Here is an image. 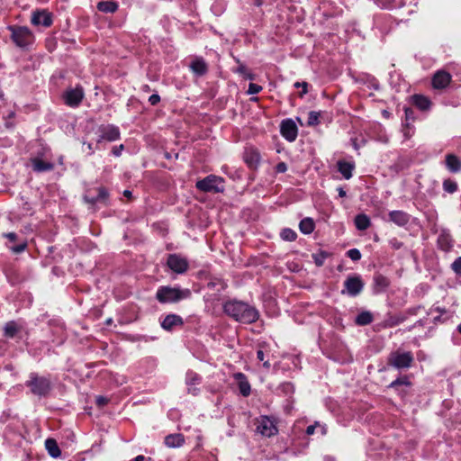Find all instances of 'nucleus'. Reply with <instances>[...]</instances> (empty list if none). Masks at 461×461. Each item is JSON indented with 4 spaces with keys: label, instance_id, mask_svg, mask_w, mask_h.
<instances>
[{
    "label": "nucleus",
    "instance_id": "nucleus-18",
    "mask_svg": "<svg viewBox=\"0 0 461 461\" xmlns=\"http://www.w3.org/2000/svg\"><path fill=\"white\" fill-rule=\"evenodd\" d=\"M390 221L398 226H404L409 221V216L402 211H392L389 213Z\"/></svg>",
    "mask_w": 461,
    "mask_h": 461
},
{
    "label": "nucleus",
    "instance_id": "nucleus-37",
    "mask_svg": "<svg viewBox=\"0 0 461 461\" xmlns=\"http://www.w3.org/2000/svg\"><path fill=\"white\" fill-rule=\"evenodd\" d=\"M452 269L454 270V272L460 276H461V257H459L458 258H456L453 263H452Z\"/></svg>",
    "mask_w": 461,
    "mask_h": 461
},
{
    "label": "nucleus",
    "instance_id": "nucleus-16",
    "mask_svg": "<svg viewBox=\"0 0 461 461\" xmlns=\"http://www.w3.org/2000/svg\"><path fill=\"white\" fill-rule=\"evenodd\" d=\"M234 378L238 383L240 393L243 396H248L250 393V384L246 376L242 373H237L234 375Z\"/></svg>",
    "mask_w": 461,
    "mask_h": 461
},
{
    "label": "nucleus",
    "instance_id": "nucleus-12",
    "mask_svg": "<svg viewBox=\"0 0 461 461\" xmlns=\"http://www.w3.org/2000/svg\"><path fill=\"white\" fill-rule=\"evenodd\" d=\"M412 361V356L408 353H395L391 357V363L397 368L409 367Z\"/></svg>",
    "mask_w": 461,
    "mask_h": 461
},
{
    "label": "nucleus",
    "instance_id": "nucleus-39",
    "mask_svg": "<svg viewBox=\"0 0 461 461\" xmlns=\"http://www.w3.org/2000/svg\"><path fill=\"white\" fill-rule=\"evenodd\" d=\"M294 87H296V88L303 87V92L300 94V95L303 96V95H305L307 93L308 84L306 82H296V83H294Z\"/></svg>",
    "mask_w": 461,
    "mask_h": 461
},
{
    "label": "nucleus",
    "instance_id": "nucleus-43",
    "mask_svg": "<svg viewBox=\"0 0 461 461\" xmlns=\"http://www.w3.org/2000/svg\"><path fill=\"white\" fill-rule=\"evenodd\" d=\"M287 170V166L285 163L281 162L276 165V171L278 173H285Z\"/></svg>",
    "mask_w": 461,
    "mask_h": 461
},
{
    "label": "nucleus",
    "instance_id": "nucleus-51",
    "mask_svg": "<svg viewBox=\"0 0 461 461\" xmlns=\"http://www.w3.org/2000/svg\"><path fill=\"white\" fill-rule=\"evenodd\" d=\"M321 434H325L326 429H325L324 426H321Z\"/></svg>",
    "mask_w": 461,
    "mask_h": 461
},
{
    "label": "nucleus",
    "instance_id": "nucleus-15",
    "mask_svg": "<svg viewBox=\"0 0 461 461\" xmlns=\"http://www.w3.org/2000/svg\"><path fill=\"white\" fill-rule=\"evenodd\" d=\"M183 320L176 314H169L161 321V327L166 330H172L174 328L181 326Z\"/></svg>",
    "mask_w": 461,
    "mask_h": 461
},
{
    "label": "nucleus",
    "instance_id": "nucleus-42",
    "mask_svg": "<svg viewBox=\"0 0 461 461\" xmlns=\"http://www.w3.org/2000/svg\"><path fill=\"white\" fill-rule=\"evenodd\" d=\"M108 402V399L104 396L96 397V403L98 406L103 407Z\"/></svg>",
    "mask_w": 461,
    "mask_h": 461
},
{
    "label": "nucleus",
    "instance_id": "nucleus-24",
    "mask_svg": "<svg viewBox=\"0 0 461 461\" xmlns=\"http://www.w3.org/2000/svg\"><path fill=\"white\" fill-rule=\"evenodd\" d=\"M339 171L346 179H349L352 176V171L354 169V164L347 161H339L338 163Z\"/></svg>",
    "mask_w": 461,
    "mask_h": 461
},
{
    "label": "nucleus",
    "instance_id": "nucleus-36",
    "mask_svg": "<svg viewBox=\"0 0 461 461\" xmlns=\"http://www.w3.org/2000/svg\"><path fill=\"white\" fill-rule=\"evenodd\" d=\"M348 256L354 261L359 260L361 258V253L357 249H352L348 251Z\"/></svg>",
    "mask_w": 461,
    "mask_h": 461
},
{
    "label": "nucleus",
    "instance_id": "nucleus-14",
    "mask_svg": "<svg viewBox=\"0 0 461 461\" xmlns=\"http://www.w3.org/2000/svg\"><path fill=\"white\" fill-rule=\"evenodd\" d=\"M451 80L449 73L438 71L432 78V86L436 89H442L448 86Z\"/></svg>",
    "mask_w": 461,
    "mask_h": 461
},
{
    "label": "nucleus",
    "instance_id": "nucleus-1",
    "mask_svg": "<svg viewBox=\"0 0 461 461\" xmlns=\"http://www.w3.org/2000/svg\"><path fill=\"white\" fill-rule=\"evenodd\" d=\"M223 309L226 314L242 323L255 322L259 317L254 307L239 301L227 302Z\"/></svg>",
    "mask_w": 461,
    "mask_h": 461
},
{
    "label": "nucleus",
    "instance_id": "nucleus-32",
    "mask_svg": "<svg viewBox=\"0 0 461 461\" xmlns=\"http://www.w3.org/2000/svg\"><path fill=\"white\" fill-rule=\"evenodd\" d=\"M281 238L284 240L293 241L296 238V233L291 229H285L281 231Z\"/></svg>",
    "mask_w": 461,
    "mask_h": 461
},
{
    "label": "nucleus",
    "instance_id": "nucleus-17",
    "mask_svg": "<svg viewBox=\"0 0 461 461\" xmlns=\"http://www.w3.org/2000/svg\"><path fill=\"white\" fill-rule=\"evenodd\" d=\"M446 167L452 173H457L461 170V160L454 154L446 156Z\"/></svg>",
    "mask_w": 461,
    "mask_h": 461
},
{
    "label": "nucleus",
    "instance_id": "nucleus-53",
    "mask_svg": "<svg viewBox=\"0 0 461 461\" xmlns=\"http://www.w3.org/2000/svg\"><path fill=\"white\" fill-rule=\"evenodd\" d=\"M457 330L461 334V323L457 326Z\"/></svg>",
    "mask_w": 461,
    "mask_h": 461
},
{
    "label": "nucleus",
    "instance_id": "nucleus-21",
    "mask_svg": "<svg viewBox=\"0 0 461 461\" xmlns=\"http://www.w3.org/2000/svg\"><path fill=\"white\" fill-rule=\"evenodd\" d=\"M185 439L181 434H171L165 438V444L168 447H179L183 445Z\"/></svg>",
    "mask_w": 461,
    "mask_h": 461
},
{
    "label": "nucleus",
    "instance_id": "nucleus-34",
    "mask_svg": "<svg viewBox=\"0 0 461 461\" xmlns=\"http://www.w3.org/2000/svg\"><path fill=\"white\" fill-rule=\"evenodd\" d=\"M17 330V325L14 322H8L5 327V334L13 337Z\"/></svg>",
    "mask_w": 461,
    "mask_h": 461
},
{
    "label": "nucleus",
    "instance_id": "nucleus-28",
    "mask_svg": "<svg viewBox=\"0 0 461 461\" xmlns=\"http://www.w3.org/2000/svg\"><path fill=\"white\" fill-rule=\"evenodd\" d=\"M200 382V377L197 374L194 373V372H188L186 374V384L188 386H191L193 384H199ZM188 391L190 393H192L193 394H195L196 393V389L195 388H191V387H188Z\"/></svg>",
    "mask_w": 461,
    "mask_h": 461
},
{
    "label": "nucleus",
    "instance_id": "nucleus-20",
    "mask_svg": "<svg viewBox=\"0 0 461 461\" xmlns=\"http://www.w3.org/2000/svg\"><path fill=\"white\" fill-rule=\"evenodd\" d=\"M412 102L421 111H427L431 106L430 100L428 97L420 95H413Z\"/></svg>",
    "mask_w": 461,
    "mask_h": 461
},
{
    "label": "nucleus",
    "instance_id": "nucleus-49",
    "mask_svg": "<svg viewBox=\"0 0 461 461\" xmlns=\"http://www.w3.org/2000/svg\"><path fill=\"white\" fill-rule=\"evenodd\" d=\"M123 194H124V195H125V196H127V197H131V191H129V190H125Z\"/></svg>",
    "mask_w": 461,
    "mask_h": 461
},
{
    "label": "nucleus",
    "instance_id": "nucleus-13",
    "mask_svg": "<svg viewBox=\"0 0 461 461\" xmlns=\"http://www.w3.org/2000/svg\"><path fill=\"white\" fill-rule=\"evenodd\" d=\"M363 285L361 279L357 276L348 277L345 281L346 291L351 296L358 294L362 291Z\"/></svg>",
    "mask_w": 461,
    "mask_h": 461
},
{
    "label": "nucleus",
    "instance_id": "nucleus-5",
    "mask_svg": "<svg viewBox=\"0 0 461 461\" xmlns=\"http://www.w3.org/2000/svg\"><path fill=\"white\" fill-rule=\"evenodd\" d=\"M256 425L257 432L264 437L275 436L278 431L276 421L267 416L259 417Z\"/></svg>",
    "mask_w": 461,
    "mask_h": 461
},
{
    "label": "nucleus",
    "instance_id": "nucleus-38",
    "mask_svg": "<svg viewBox=\"0 0 461 461\" xmlns=\"http://www.w3.org/2000/svg\"><path fill=\"white\" fill-rule=\"evenodd\" d=\"M262 90V87L257 84L250 83L249 85L248 94L249 95H255L259 93Z\"/></svg>",
    "mask_w": 461,
    "mask_h": 461
},
{
    "label": "nucleus",
    "instance_id": "nucleus-27",
    "mask_svg": "<svg viewBox=\"0 0 461 461\" xmlns=\"http://www.w3.org/2000/svg\"><path fill=\"white\" fill-rule=\"evenodd\" d=\"M299 228L304 234H310L314 230V222L311 218H305L300 221Z\"/></svg>",
    "mask_w": 461,
    "mask_h": 461
},
{
    "label": "nucleus",
    "instance_id": "nucleus-52",
    "mask_svg": "<svg viewBox=\"0 0 461 461\" xmlns=\"http://www.w3.org/2000/svg\"><path fill=\"white\" fill-rule=\"evenodd\" d=\"M23 249H24V246H21L19 249H16V251H18V252L22 251V250H23Z\"/></svg>",
    "mask_w": 461,
    "mask_h": 461
},
{
    "label": "nucleus",
    "instance_id": "nucleus-26",
    "mask_svg": "<svg viewBox=\"0 0 461 461\" xmlns=\"http://www.w3.org/2000/svg\"><path fill=\"white\" fill-rule=\"evenodd\" d=\"M355 224L360 230H366L370 226V219L365 214H358L355 218Z\"/></svg>",
    "mask_w": 461,
    "mask_h": 461
},
{
    "label": "nucleus",
    "instance_id": "nucleus-9",
    "mask_svg": "<svg viewBox=\"0 0 461 461\" xmlns=\"http://www.w3.org/2000/svg\"><path fill=\"white\" fill-rule=\"evenodd\" d=\"M168 267L176 274H183L188 267V262L178 255H170L167 258Z\"/></svg>",
    "mask_w": 461,
    "mask_h": 461
},
{
    "label": "nucleus",
    "instance_id": "nucleus-35",
    "mask_svg": "<svg viewBox=\"0 0 461 461\" xmlns=\"http://www.w3.org/2000/svg\"><path fill=\"white\" fill-rule=\"evenodd\" d=\"M320 114L317 112H310L308 115V125H316L319 123Z\"/></svg>",
    "mask_w": 461,
    "mask_h": 461
},
{
    "label": "nucleus",
    "instance_id": "nucleus-3",
    "mask_svg": "<svg viewBox=\"0 0 461 461\" xmlns=\"http://www.w3.org/2000/svg\"><path fill=\"white\" fill-rule=\"evenodd\" d=\"M196 187L203 192H222L224 189L223 179L213 175L200 180L196 183Z\"/></svg>",
    "mask_w": 461,
    "mask_h": 461
},
{
    "label": "nucleus",
    "instance_id": "nucleus-33",
    "mask_svg": "<svg viewBox=\"0 0 461 461\" xmlns=\"http://www.w3.org/2000/svg\"><path fill=\"white\" fill-rule=\"evenodd\" d=\"M328 257V254L326 252H323V251H320L318 253H315L312 255V258H313V260L315 262V264L319 267L322 266L325 259L327 258Z\"/></svg>",
    "mask_w": 461,
    "mask_h": 461
},
{
    "label": "nucleus",
    "instance_id": "nucleus-10",
    "mask_svg": "<svg viewBox=\"0 0 461 461\" xmlns=\"http://www.w3.org/2000/svg\"><path fill=\"white\" fill-rule=\"evenodd\" d=\"M298 130L294 121L285 120L281 123V134L288 141H294L297 137Z\"/></svg>",
    "mask_w": 461,
    "mask_h": 461
},
{
    "label": "nucleus",
    "instance_id": "nucleus-31",
    "mask_svg": "<svg viewBox=\"0 0 461 461\" xmlns=\"http://www.w3.org/2000/svg\"><path fill=\"white\" fill-rule=\"evenodd\" d=\"M443 189L447 193L453 194L457 190V184L451 179H446L443 182Z\"/></svg>",
    "mask_w": 461,
    "mask_h": 461
},
{
    "label": "nucleus",
    "instance_id": "nucleus-48",
    "mask_svg": "<svg viewBox=\"0 0 461 461\" xmlns=\"http://www.w3.org/2000/svg\"><path fill=\"white\" fill-rule=\"evenodd\" d=\"M6 237H7L8 239H10V240H14V238H15V234H14V233H8V234L6 235Z\"/></svg>",
    "mask_w": 461,
    "mask_h": 461
},
{
    "label": "nucleus",
    "instance_id": "nucleus-2",
    "mask_svg": "<svg viewBox=\"0 0 461 461\" xmlns=\"http://www.w3.org/2000/svg\"><path fill=\"white\" fill-rule=\"evenodd\" d=\"M189 289L178 287L162 286L157 292V299L162 303H176L190 296Z\"/></svg>",
    "mask_w": 461,
    "mask_h": 461
},
{
    "label": "nucleus",
    "instance_id": "nucleus-47",
    "mask_svg": "<svg viewBox=\"0 0 461 461\" xmlns=\"http://www.w3.org/2000/svg\"><path fill=\"white\" fill-rule=\"evenodd\" d=\"M87 149L89 153H92L94 151V148L92 147L91 143L86 144Z\"/></svg>",
    "mask_w": 461,
    "mask_h": 461
},
{
    "label": "nucleus",
    "instance_id": "nucleus-7",
    "mask_svg": "<svg viewBox=\"0 0 461 461\" xmlns=\"http://www.w3.org/2000/svg\"><path fill=\"white\" fill-rule=\"evenodd\" d=\"M99 137L97 142L100 143L103 140L114 141L120 138V131L116 126L106 125L102 126L98 130Z\"/></svg>",
    "mask_w": 461,
    "mask_h": 461
},
{
    "label": "nucleus",
    "instance_id": "nucleus-23",
    "mask_svg": "<svg viewBox=\"0 0 461 461\" xmlns=\"http://www.w3.org/2000/svg\"><path fill=\"white\" fill-rule=\"evenodd\" d=\"M45 447H46V449L48 450V453L50 454V456L57 458L60 456L61 452H60V449H59L56 440H54L52 438L46 439Z\"/></svg>",
    "mask_w": 461,
    "mask_h": 461
},
{
    "label": "nucleus",
    "instance_id": "nucleus-54",
    "mask_svg": "<svg viewBox=\"0 0 461 461\" xmlns=\"http://www.w3.org/2000/svg\"><path fill=\"white\" fill-rule=\"evenodd\" d=\"M247 77L249 78V79L253 78V77L251 75H248Z\"/></svg>",
    "mask_w": 461,
    "mask_h": 461
},
{
    "label": "nucleus",
    "instance_id": "nucleus-19",
    "mask_svg": "<svg viewBox=\"0 0 461 461\" xmlns=\"http://www.w3.org/2000/svg\"><path fill=\"white\" fill-rule=\"evenodd\" d=\"M260 160L259 152L255 149H249L245 153V161L250 167H256Z\"/></svg>",
    "mask_w": 461,
    "mask_h": 461
},
{
    "label": "nucleus",
    "instance_id": "nucleus-8",
    "mask_svg": "<svg viewBox=\"0 0 461 461\" xmlns=\"http://www.w3.org/2000/svg\"><path fill=\"white\" fill-rule=\"evenodd\" d=\"M29 385L32 393L39 395L45 394L50 389V382L46 378L38 377L34 375H32Z\"/></svg>",
    "mask_w": 461,
    "mask_h": 461
},
{
    "label": "nucleus",
    "instance_id": "nucleus-29",
    "mask_svg": "<svg viewBox=\"0 0 461 461\" xmlns=\"http://www.w3.org/2000/svg\"><path fill=\"white\" fill-rule=\"evenodd\" d=\"M117 4L113 1L100 2L98 3V10L104 13H113L117 10Z\"/></svg>",
    "mask_w": 461,
    "mask_h": 461
},
{
    "label": "nucleus",
    "instance_id": "nucleus-50",
    "mask_svg": "<svg viewBox=\"0 0 461 461\" xmlns=\"http://www.w3.org/2000/svg\"><path fill=\"white\" fill-rule=\"evenodd\" d=\"M106 194H106V192H105L104 190H101V191H100V196H102V197H104H104L106 196Z\"/></svg>",
    "mask_w": 461,
    "mask_h": 461
},
{
    "label": "nucleus",
    "instance_id": "nucleus-30",
    "mask_svg": "<svg viewBox=\"0 0 461 461\" xmlns=\"http://www.w3.org/2000/svg\"><path fill=\"white\" fill-rule=\"evenodd\" d=\"M373 321V316L369 312H362L356 318V323L358 325H366Z\"/></svg>",
    "mask_w": 461,
    "mask_h": 461
},
{
    "label": "nucleus",
    "instance_id": "nucleus-44",
    "mask_svg": "<svg viewBox=\"0 0 461 461\" xmlns=\"http://www.w3.org/2000/svg\"><path fill=\"white\" fill-rule=\"evenodd\" d=\"M317 426H320L318 423H315L314 425H310L307 427L306 433L308 435H312L315 431V429Z\"/></svg>",
    "mask_w": 461,
    "mask_h": 461
},
{
    "label": "nucleus",
    "instance_id": "nucleus-6",
    "mask_svg": "<svg viewBox=\"0 0 461 461\" xmlns=\"http://www.w3.org/2000/svg\"><path fill=\"white\" fill-rule=\"evenodd\" d=\"M83 97L84 91L79 86L69 88L63 95L66 104L71 107L77 106L81 103Z\"/></svg>",
    "mask_w": 461,
    "mask_h": 461
},
{
    "label": "nucleus",
    "instance_id": "nucleus-45",
    "mask_svg": "<svg viewBox=\"0 0 461 461\" xmlns=\"http://www.w3.org/2000/svg\"><path fill=\"white\" fill-rule=\"evenodd\" d=\"M123 149V145H120L119 147H115L113 149V153L115 155V156H120L121 155V152L122 150Z\"/></svg>",
    "mask_w": 461,
    "mask_h": 461
},
{
    "label": "nucleus",
    "instance_id": "nucleus-40",
    "mask_svg": "<svg viewBox=\"0 0 461 461\" xmlns=\"http://www.w3.org/2000/svg\"><path fill=\"white\" fill-rule=\"evenodd\" d=\"M258 359L263 362V366L267 368L270 366L268 361H265V354L262 350H258L257 353Z\"/></svg>",
    "mask_w": 461,
    "mask_h": 461
},
{
    "label": "nucleus",
    "instance_id": "nucleus-55",
    "mask_svg": "<svg viewBox=\"0 0 461 461\" xmlns=\"http://www.w3.org/2000/svg\"><path fill=\"white\" fill-rule=\"evenodd\" d=\"M397 383H398L397 381L393 382V383H392V385H394V384H396Z\"/></svg>",
    "mask_w": 461,
    "mask_h": 461
},
{
    "label": "nucleus",
    "instance_id": "nucleus-25",
    "mask_svg": "<svg viewBox=\"0 0 461 461\" xmlns=\"http://www.w3.org/2000/svg\"><path fill=\"white\" fill-rule=\"evenodd\" d=\"M190 68L192 71L198 76L203 75L207 70L205 62L203 59H199L194 60L191 63Z\"/></svg>",
    "mask_w": 461,
    "mask_h": 461
},
{
    "label": "nucleus",
    "instance_id": "nucleus-46",
    "mask_svg": "<svg viewBox=\"0 0 461 461\" xmlns=\"http://www.w3.org/2000/svg\"><path fill=\"white\" fill-rule=\"evenodd\" d=\"M338 191L339 196L344 197L346 195V192L342 188H339Z\"/></svg>",
    "mask_w": 461,
    "mask_h": 461
},
{
    "label": "nucleus",
    "instance_id": "nucleus-41",
    "mask_svg": "<svg viewBox=\"0 0 461 461\" xmlns=\"http://www.w3.org/2000/svg\"><path fill=\"white\" fill-rule=\"evenodd\" d=\"M160 101V96L158 95H151L149 98V102L152 104V105H156L157 104H158Z\"/></svg>",
    "mask_w": 461,
    "mask_h": 461
},
{
    "label": "nucleus",
    "instance_id": "nucleus-11",
    "mask_svg": "<svg viewBox=\"0 0 461 461\" xmlns=\"http://www.w3.org/2000/svg\"><path fill=\"white\" fill-rule=\"evenodd\" d=\"M31 22L35 26L42 25L49 27L52 23V19L50 14L47 11L39 10L32 13Z\"/></svg>",
    "mask_w": 461,
    "mask_h": 461
},
{
    "label": "nucleus",
    "instance_id": "nucleus-4",
    "mask_svg": "<svg viewBox=\"0 0 461 461\" xmlns=\"http://www.w3.org/2000/svg\"><path fill=\"white\" fill-rule=\"evenodd\" d=\"M12 38L19 47H25L33 41V34L27 27H10Z\"/></svg>",
    "mask_w": 461,
    "mask_h": 461
},
{
    "label": "nucleus",
    "instance_id": "nucleus-22",
    "mask_svg": "<svg viewBox=\"0 0 461 461\" xmlns=\"http://www.w3.org/2000/svg\"><path fill=\"white\" fill-rule=\"evenodd\" d=\"M32 167L35 171L43 172L47 170H50L53 167V165L50 162L43 161L39 158H34L32 159Z\"/></svg>",
    "mask_w": 461,
    "mask_h": 461
}]
</instances>
